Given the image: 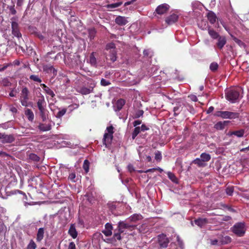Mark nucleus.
<instances>
[{
    "instance_id": "f257e3e1",
    "label": "nucleus",
    "mask_w": 249,
    "mask_h": 249,
    "mask_svg": "<svg viewBox=\"0 0 249 249\" xmlns=\"http://www.w3.org/2000/svg\"><path fill=\"white\" fill-rule=\"evenodd\" d=\"M239 92V89H234L229 90L226 93V99L231 103L238 102L242 97Z\"/></svg>"
},
{
    "instance_id": "f03ea898",
    "label": "nucleus",
    "mask_w": 249,
    "mask_h": 249,
    "mask_svg": "<svg viewBox=\"0 0 249 249\" xmlns=\"http://www.w3.org/2000/svg\"><path fill=\"white\" fill-rule=\"evenodd\" d=\"M113 127L111 125L107 127L103 138V144L108 147L111 143L113 139Z\"/></svg>"
},
{
    "instance_id": "7ed1b4c3",
    "label": "nucleus",
    "mask_w": 249,
    "mask_h": 249,
    "mask_svg": "<svg viewBox=\"0 0 249 249\" xmlns=\"http://www.w3.org/2000/svg\"><path fill=\"white\" fill-rule=\"evenodd\" d=\"M214 115L222 119H233L238 118L239 113L228 111H217L214 113Z\"/></svg>"
},
{
    "instance_id": "20e7f679",
    "label": "nucleus",
    "mask_w": 249,
    "mask_h": 249,
    "mask_svg": "<svg viewBox=\"0 0 249 249\" xmlns=\"http://www.w3.org/2000/svg\"><path fill=\"white\" fill-rule=\"evenodd\" d=\"M245 225L243 223H238L232 227V231L238 236H242L245 233Z\"/></svg>"
},
{
    "instance_id": "39448f33",
    "label": "nucleus",
    "mask_w": 249,
    "mask_h": 249,
    "mask_svg": "<svg viewBox=\"0 0 249 249\" xmlns=\"http://www.w3.org/2000/svg\"><path fill=\"white\" fill-rule=\"evenodd\" d=\"M20 97V101L22 106L28 107L29 105L28 100L29 99V90L26 87L23 88L21 90Z\"/></svg>"
},
{
    "instance_id": "423d86ee",
    "label": "nucleus",
    "mask_w": 249,
    "mask_h": 249,
    "mask_svg": "<svg viewBox=\"0 0 249 249\" xmlns=\"http://www.w3.org/2000/svg\"><path fill=\"white\" fill-rule=\"evenodd\" d=\"M129 221H127V219L124 221H120L118 223V230L120 232H123L124 229H131L135 227V225L133 224L129 223Z\"/></svg>"
},
{
    "instance_id": "0eeeda50",
    "label": "nucleus",
    "mask_w": 249,
    "mask_h": 249,
    "mask_svg": "<svg viewBox=\"0 0 249 249\" xmlns=\"http://www.w3.org/2000/svg\"><path fill=\"white\" fill-rule=\"evenodd\" d=\"M0 140L2 143H10L15 141V138L13 134L0 133Z\"/></svg>"
},
{
    "instance_id": "6e6552de",
    "label": "nucleus",
    "mask_w": 249,
    "mask_h": 249,
    "mask_svg": "<svg viewBox=\"0 0 249 249\" xmlns=\"http://www.w3.org/2000/svg\"><path fill=\"white\" fill-rule=\"evenodd\" d=\"M95 85L94 83L90 84L89 87L87 88L85 86L78 87L77 88V91L79 93L83 95H87L89 94L93 91V89L95 87Z\"/></svg>"
},
{
    "instance_id": "1a4fd4ad",
    "label": "nucleus",
    "mask_w": 249,
    "mask_h": 249,
    "mask_svg": "<svg viewBox=\"0 0 249 249\" xmlns=\"http://www.w3.org/2000/svg\"><path fill=\"white\" fill-rule=\"evenodd\" d=\"M158 243L161 248H166L169 243V240L166 235L164 234L159 235L158 237Z\"/></svg>"
},
{
    "instance_id": "9d476101",
    "label": "nucleus",
    "mask_w": 249,
    "mask_h": 249,
    "mask_svg": "<svg viewBox=\"0 0 249 249\" xmlns=\"http://www.w3.org/2000/svg\"><path fill=\"white\" fill-rule=\"evenodd\" d=\"M12 34L17 38H20L21 37V34L18 29V23L16 21L12 22Z\"/></svg>"
},
{
    "instance_id": "9b49d317",
    "label": "nucleus",
    "mask_w": 249,
    "mask_h": 249,
    "mask_svg": "<svg viewBox=\"0 0 249 249\" xmlns=\"http://www.w3.org/2000/svg\"><path fill=\"white\" fill-rule=\"evenodd\" d=\"M169 6L166 4H162L157 8L156 11L159 15H162L166 13L168 10Z\"/></svg>"
},
{
    "instance_id": "f8f14e48",
    "label": "nucleus",
    "mask_w": 249,
    "mask_h": 249,
    "mask_svg": "<svg viewBox=\"0 0 249 249\" xmlns=\"http://www.w3.org/2000/svg\"><path fill=\"white\" fill-rule=\"evenodd\" d=\"M68 233L73 239H75L77 237L78 232L76 230V227L74 224H71L68 231Z\"/></svg>"
},
{
    "instance_id": "ddd939ff",
    "label": "nucleus",
    "mask_w": 249,
    "mask_h": 249,
    "mask_svg": "<svg viewBox=\"0 0 249 249\" xmlns=\"http://www.w3.org/2000/svg\"><path fill=\"white\" fill-rule=\"evenodd\" d=\"M39 129L42 131H47L51 129L52 125L50 122H47L45 123H40L38 126Z\"/></svg>"
},
{
    "instance_id": "4468645a",
    "label": "nucleus",
    "mask_w": 249,
    "mask_h": 249,
    "mask_svg": "<svg viewBox=\"0 0 249 249\" xmlns=\"http://www.w3.org/2000/svg\"><path fill=\"white\" fill-rule=\"evenodd\" d=\"M115 22L117 24L120 26H124L127 24L128 21L127 18L125 17L119 16L116 18Z\"/></svg>"
},
{
    "instance_id": "2eb2a0df",
    "label": "nucleus",
    "mask_w": 249,
    "mask_h": 249,
    "mask_svg": "<svg viewBox=\"0 0 249 249\" xmlns=\"http://www.w3.org/2000/svg\"><path fill=\"white\" fill-rule=\"evenodd\" d=\"M218 238L219 239V243L220 245L228 244L231 243V239L230 236H223L221 234L218 236Z\"/></svg>"
},
{
    "instance_id": "dca6fc26",
    "label": "nucleus",
    "mask_w": 249,
    "mask_h": 249,
    "mask_svg": "<svg viewBox=\"0 0 249 249\" xmlns=\"http://www.w3.org/2000/svg\"><path fill=\"white\" fill-rule=\"evenodd\" d=\"M178 17L176 14H172L170 16L168 17L165 21L168 25H171L176 22L178 19Z\"/></svg>"
},
{
    "instance_id": "f3484780",
    "label": "nucleus",
    "mask_w": 249,
    "mask_h": 249,
    "mask_svg": "<svg viewBox=\"0 0 249 249\" xmlns=\"http://www.w3.org/2000/svg\"><path fill=\"white\" fill-rule=\"evenodd\" d=\"M125 104V101L123 99H120L117 101L114 106V110L117 111L120 110Z\"/></svg>"
},
{
    "instance_id": "a211bd4d",
    "label": "nucleus",
    "mask_w": 249,
    "mask_h": 249,
    "mask_svg": "<svg viewBox=\"0 0 249 249\" xmlns=\"http://www.w3.org/2000/svg\"><path fill=\"white\" fill-rule=\"evenodd\" d=\"M112 226L109 223L105 225V229L103 231V233L107 236H110L112 234Z\"/></svg>"
},
{
    "instance_id": "6ab92c4d",
    "label": "nucleus",
    "mask_w": 249,
    "mask_h": 249,
    "mask_svg": "<svg viewBox=\"0 0 249 249\" xmlns=\"http://www.w3.org/2000/svg\"><path fill=\"white\" fill-rule=\"evenodd\" d=\"M45 101L44 97L43 95H41L39 97V99L37 102V106L39 110H42L45 108Z\"/></svg>"
},
{
    "instance_id": "aec40b11",
    "label": "nucleus",
    "mask_w": 249,
    "mask_h": 249,
    "mask_svg": "<svg viewBox=\"0 0 249 249\" xmlns=\"http://www.w3.org/2000/svg\"><path fill=\"white\" fill-rule=\"evenodd\" d=\"M142 216L140 214L135 213L130 216L128 219L127 221L133 223H135L139 220H142Z\"/></svg>"
},
{
    "instance_id": "412c9836",
    "label": "nucleus",
    "mask_w": 249,
    "mask_h": 249,
    "mask_svg": "<svg viewBox=\"0 0 249 249\" xmlns=\"http://www.w3.org/2000/svg\"><path fill=\"white\" fill-rule=\"evenodd\" d=\"M229 122L228 121H224L223 122H218L215 124L214 127L216 129L222 130L224 129L225 126L228 124Z\"/></svg>"
},
{
    "instance_id": "4be33fe9",
    "label": "nucleus",
    "mask_w": 249,
    "mask_h": 249,
    "mask_svg": "<svg viewBox=\"0 0 249 249\" xmlns=\"http://www.w3.org/2000/svg\"><path fill=\"white\" fill-rule=\"evenodd\" d=\"M44 229L43 228H40L38 230L36 234V241L37 242H40L44 237Z\"/></svg>"
},
{
    "instance_id": "5701e85b",
    "label": "nucleus",
    "mask_w": 249,
    "mask_h": 249,
    "mask_svg": "<svg viewBox=\"0 0 249 249\" xmlns=\"http://www.w3.org/2000/svg\"><path fill=\"white\" fill-rule=\"evenodd\" d=\"M226 43V39L225 36H220L218 38L217 45L220 49L223 48Z\"/></svg>"
},
{
    "instance_id": "b1692460",
    "label": "nucleus",
    "mask_w": 249,
    "mask_h": 249,
    "mask_svg": "<svg viewBox=\"0 0 249 249\" xmlns=\"http://www.w3.org/2000/svg\"><path fill=\"white\" fill-rule=\"evenodd\" d=\"M40 86L48 95L52 97L54 96L55 94L53 91L47 86H46V85L44 84H41Z\"/></svg>"
},
{
    "instance_id": "393cba45",
    "label": "nucleus",
    "mask_w": 249,
    "mask_h": 249,
    "mask_svg": "<svg viewBox=\"0 0 249 249\" xmlns=\"http://www.w3.org/2000/svg\"><path fill=\"white\" fill-rule=\"evenodd\" d=\"M207 18L211 23L213 24L216 20V16L215 14L212 12L210 11L208 13Z\"/></svg>"
},
{
    "instance_id": "a878e982",
    "label": "nucleus",
    "mask_w": 249,
    "mask_h": 249,
    "mask_svg": "<svg viewBox=\"0 0 249 249\" xmlns=\"http://www.w3.org/2000/svg\"><path fill=\"white\" fill-rule=\"evenodd\" d=\"M87 62L89 63L92 66H96L97 60L94 55V53H92L90 54L89 59L87 60Z\"/></svg>"
},
{
    "instance_id": "bb28decb",
    "label": "nucleus",
    "mask_w": 249,
    "mask_h": 249,
    "mask_svg": "<svg viewBox=\"0 0 249 249\" xmlns=\"http://www.w3.org/2000/svg\"><path fill=\"white\" fill-rule=\"evenodd\" d=\"M25 114L29 121L32 122L34 119V114L33 112L29 108L25 110Z\"/></svg>"
},
{
    "instance_id": "cd10ccee",
    "label": "nucleus",
    "mask_w": 249,
    "mask_h": 249,
    "mask_svg": "<svg viewBox=\"0 0 249 249\" xmlns=\"http://www.w3.org/2000/svg\"><path fill=\"white\" fill-rule=\"evenodd\" d=\"M13 125L14 122L12 121H10L0 124V127L4 129H7L8 128L13 127Z\"/></svg>"
},
{
    "instance_id": "c85d7f7f",
    "label": "nucleus",
    "mask_w": 249,
    "mask_h": 249,
    "mask_svg": "<svg viewBox=\"0 0 249 249\" xmlns=\"http://www.w3.org/2000/svg\"><path fill=\"white\" fill-rule=\"evenodd\" d=\"M195 223L196 225L200 227H202L207 223V220L206 218H198L195 220Z\"/></svg>"
},
{
    "instance_id": "c756f323",
    "label": "nucleus",
    "mask_w": 249,
    "mask_h": 249,
    "mask_svg": "<svg viewBox=\"0 0 249 249\" xmlns=\"http://www.w3.org/2000/svg\"><path fill=\"white\" fill-rule=\"evenodd\" d=\"M122 3L123 2L122 1H120L114 3L109 4L106 6V7L110 10H112V9H115L120 6L122 4Z\"/></svg>"
},
{
    "instance_id": "7c9ffc66",
    "label": "nucleus",
    "mask_w": 249,
    "mask_h": 249,
    "mask_svg": "<svg viewBox=\"0 0 249 249\" xmlns=\"http://www.w3.org/2000/svg\"><path fill=\"white\" fill-rule=\"evenodd\" d=\"M167 175L168 176V178L174 183H178V179L175 175L174 174L171 172H168L167 173Z\"/></svg>"
},
{
    "instance_id": "2f4dec72",
    "label": "nucleus",
    "mask_w": 249,
    "mask_h": 249,
    "mask_svg": "<svg viewBox=\"0 0 249 249\" xmlns=\"http://www.w3.org/2000/svg\"><path fill=\"white\" fill-rule=\"evenodd\" d=\"M109 57L110 60L112 62H114L116 60V52L115 50L109 51Z\"/></svg>"
},
{
    "instance_id": "473e14b6",
    "label": "nucleus",
    "mask_w": 249,
    "mask_h": 249,
    "mask_svg": "<svg viewBox=\"0 0 249 249\" xmlns=\"http://www.w3.org/2000/svg\"><path fill=\"white\" fill-rule=\"evenodd\" d=\"M202 160H203L204 162L208 161L211 159V156L209 154L206 153H202L200 155V157Z\"/></svg>"
},
{
    "instance_id": "72a5a7b5",
    "label": "nucleus",
    "mask_w": 249,
    "mask_h": 249,
    "mask_svg": "<svg viewBox=\"0 0 249 249\" xmlns=\"http://www.w3.org/2000/svg\"><path fill=\"white\" fill-rule=\"evenodd\" d=\"M208 33L209 35L213 39L218 38L220 37L218 34L213 29H209Z\"/></svg>"
},
{
    "instance_id": "f704fd0d",
    "label": "nucleus",
    "mask_w": 249,
    "mask_h": 249,
    "mask_svg": "<svg viewBox=\"0 0 249 249\" xmlns=\"http://www.w3.org/2000/svg\"><path fill=\"white\" fill-rule=\"evenodd\" d=\"M30 79L34 81L35 82L41 83L42 82L41 79L36 75H31L29 77Z\"/></svg>"
},
{
    "instance_id": "c9c22d12",
    "label": "nucleus",
    "mask_w": 249,
    "mask_h": 249,
    "mask_svg": "<svg viewBox=\"0 0 249 249\" xmlns=\"http://www.w3.org/2000/svg\"><path fill=\"white\" fill-rule=\"evenodd\" d=\"M141 131V130L140 127H135L132 134V138L133 140L135 139L136 136Z\"/></svg>"
},
{
    "instance_id": "e433bc0d",
    "label": "nucleus",
    "mask_w": 249,
    "mask_h": 249,
    "mask_svg": "<svg viewBox=\"0 0 249 249\" xmlns=\"http://www.w3.org/2000/svg\"><path fill=\"white\" fill-rule=\"evenodd\" d=\"M39 110L40 112V115L42 119V121L43 122H45L46 121V112L45 108Z\"/></svg>"
},
{
    "instance_id": "4c0bfd02",
    "label": "nucleus",
    "mask_w": 249,
    "mask_h": 249,
    "mask_svg": "<svg viewBox=\"0 0 249 249\" xmlns=\"http://www.w3.org/2000/svg\"><path fill=\"white\" fill-rule=\"evenodd\" d=\"M67 111V109L66 108H63L60 110H59L57 114H56V117L58 118H60L63 115H64Z\"/></svg>"
},
{
    "instance_id": "58836bf2",
    "label": "nucleus",
    "mask_w": 249,
    "mask_h": 249,
    "mask_svg": "<svg viewBox=\"0 0 249 249\" xmlns=\"http://www.w3.org/2000/svg\"><path fill=\"white\" fill-rule=\"evenodd\" d=\"M218 67V65L216 62H213L210 66V69L212 71H215Z\"/></svg>"
},
{
    "instance_id": "ea45409f",
    "label": "nucleus",
    "mask_w": 249,
    "mask_h": 249,
    "mask_svg": "<svg viewBox=\"0 0 249 249\" xmlns=\"http://www.w3.org/2000/svg\"><path fill=\"white\" fill-rule=\"evenodd\" d=\"M83 168L86 173H88L89 170V162L88 160H84L83 164Z\"/></svg>"
},
{
    "instance_id": "a19ab883",
    "label": "nucleus",
    "mask_w": 249,
    "mask_h": 249,
    "mask_svg": "<svg viewBox=\"0 0 249 249\" xmlns=\"http://www.w3.org/2000/svg\"><path fill=\"white\" fill-rule=\"evenodd\" d=\"M203 162H204V161L203 160H202L200 158H196V160H194V162L195 164H197L198 165L201 166L204 165Z\"/></svg>"
},
{
    "instance_id": "79ce46f5",
    "label": "nucleus",
    "mask_w": 249,
    "mask_h": 249,
    "mask_svg": "<svg viewBox=\"0 0 249 249\" xmlns=\"http://www.w3.org/2000/svg\"><path fill=\"white\" fill-rule=\"evenodd\" d=\"M210 243L212 245L220 246L219 239L218 238L217 239H211L210 240Z\"/></svg>"
},
{
    "instance_id": "37998d69",
    "label": "nucleus",
    "mask_w": 249,
    "mask_h": 249,
    "mask_svg": "<svg viewBox=\"0 0 249 249\" xmlns=\"http://www.w3.org/2000/svg\"><path fill=\"white\" fill-rule=\"evenodd\" d=\"M162 156L161 153L159 151H157L155 153V159L158 161H160L161 160Z\"/></svg>"
},
{
    "instance_id": "c03bdc74",
    "label": "nucleus",
    "mask_w": 249,
    "mask_h": 249,
    "mask_svg": "<svg viewBox=\"0 0 249 249\" xmlns=\"http://www.w3.org/2000/svg\"><path fill=\"white\" fill-rule=\"evenodd\" d=\"M1 84L4 87H8L10 85L11 83L7 78H4L2 80Z\"/></svg>"
},
{
    "instance_id": "a18cd8bd",
    "label": "nucleus",
    "mask_w": 249,
    "mask_h": 249,
    "mask_svg": "<svg viewBox=\"0 0 249 249\" xmlns=\"http://www.w3.org/2000/svg\"><path fill=\"white\" fill-rule=\"evenodd\" d=\"M233 191L234 189L232 187H228L226 189V194L229 196H232Z\"/></svg>"
},
{
    "instance_id": "49530a36",
    "label": "nucleus",
    "mask_w": 249,
    "mask_h": 249,
    "mask_svg": "<svg viewBox=\"0 0 249 249\" xmlns=\"http://www.w3.org/2000/svg\"><path fill=\"white\" fill-rule=\"evenodd\" d=\"M115 45L114 43H110L107 45L106 46V49L107 50H115Z\"/></svg>"
},
{
    "instance_id": "de8ad7c7",
    "label": "nucleus",
    "mask_w": 249,
    "mask_h": 249,
    "mask_svg": "<svg viewBox=\"0 0 249 249\" xmlns=\"http://www.w3.org/2000/svg\"><path fill=\"white\" fill-rule=\"evenodd\" d=\"M75 174L74 173H71L69 174L68 178L71 180L72 182H75Z\"/></svg>"
},
{
    "instance_id": "09e8293b",
    "label": "nucleus",
    "mask_w": 249,
    "mask_h": 249,
    "mask_svg": "<svg viewBox=\"0 0 249 249\" xmlns=\"http://www.w3.org/2000/svg\"><path fill=\"white\" fill-rule=\"evenodd\" d=\"M143 114V111L142 110H139L137 111L135 114V118H139L141 116H142Z\"/></svg>"
},
{
    "instance_id": "8fccbe9b",
    "label": "nucleus",
    "mask_w": 249,
    "mask_h": 249,
    "mask_svg": "<svg viewBox=\"0 0 249 249\" xmlns=\"http://www.w3.org/2000/svg\"><path fill=\"white\" fill-rule=\"evenodd\" d=\"M45 70H46L45 68ZM46 70H48L51 71H52L53 75H56V73H57L56 70L53 66L48 67V68L47 69H46Z\"/></svg>"
},
{
    "instance_id": "3c124183",
    "label": "nucleus",
    "mask_w": 249,
    "mask_h": 249,
    "mask_svg": "<svg viewBox=\"0 0 249 249\" xmlns=\"http://www.w3.org/2000/svg\"><path fill=\"white\" fill-rule=\"evenodd\" d=\"M110 82L107 80H106V79H102L101 81V84L102 85V86H108L110 84Z\"/></svg>"
},
{
    "instance_id": "603ef678",
    "label": "nucleus",
    "mask_w": 249,
    "mask_h": 249,
    "mask_svg": "<svg viewBox=\"0 0 249 249\" xmlns=\"http://www.w3.org/2000/svg\"><path fill=\"white\" fill-rule=\"evenodd\" d=\"M9 110L10 111L12 112L13 114H16L18 112V109L16 107H14L13 106H10L9 107Z\"/></svg>"
},
{
    "instance_id": "864d4df0",
    "label": "nucleus",
    "mask_w": 249,
    "mask_h": 249,
    "mask_svg": "<svg viewBox=\"0 0 249 249\" xmlns=\"http://www.w3.org/2000/svg\"><path fill=\"white\" fill-rule=\"evenodd\" d=\"M180 111V107L176 106L174 107V111L175 115H177V114H178Z\"/></svg>"
},
{
    "instance_id": "5fc2aeb1",
    "label": "nucleus",
    "mask_w": 249,
    "mask_h": 249,
    "mask_svg": "<svg viewBox=\"0 0 249 249\" xmlns=\"http://www.w3.org/2000/svg\"><path fill=\"white\" fill-rule=\"evenodd\" d=\"M152 52L151 51H150V50H144L143 51V54L145 56L150 55L151 56L152 55Z\"/></svg>"
},
{
    "instance_id": "6e6d98bb",
    "label": "nucleus",
    "mask_w": 249,
    "mask_h": 249,
    "mask_svg": "<svg viewBox=\"0 0 249 249\" xmlns=\"http://www.w3.org/2000/svg\"><path fill=\"white\" fill-rule=\"evenodd\" d=\"M68 249H76L75 245L73 242H71L70 243Z\"/></svg>"
},
{
    "instance_id": "4d7b16f0",
    "label": "nucleus",
    "mask_w": 249,
    "mask_h": 249,
    "mask_svg": "<svg viewBox=\"0 0 249 249\" xmlns=\"http://www.w3.org/2000/svg\"><path fill=\"white\" fill-rule=\"evenodd\" d=\"M9 156V155L5 152L0 151V158H5V157H8Z\"/></svg>"
},
{
    "instance_id": "13d9d810",
    "label": "nucleus",
    "mask_w": 249,
    "mask_h": 249,
    "mask_svg": "<svg viewBox=\"0 0 249 249\" xmlns=\"http://www.w3.org/2000/svg\"><path fill=\"white\" fill-rule=\"evenodd\" d=\"M189 97L193 101L196 102L197 100V97L195 95H191Z\"/></svg>"
},
{
    "instance_id": "bf43d9fd",
    "label": "nucleus",
    "mask_w": 249,
    "mask_h": 249,
    "mask_svg": "<svg viewBox=\"0 0 249 249\" xmlns=\"http://www.w3.org/2000/svg\"><path fill=\"white\" fill-rule=\"evenodd\" d=\"M140 129L141 131H144L145 130H148L149 128L145 124H142L141 127H140Z\"/></svg>"
},
{
    "instance_id": "052dcab7",
    "label": "nucleus",
    "mask_w": 249,
    "mask_h": 249,
    "mask_svg": "<svg viewBox=\"0 0 249 249\" xmlns=\"http://www.w3.org/2000/svg\"><path fill=\"white\" fill-rule=\"evenodd\" d=\"M127 168H128V171H129L130 173H131V172H132L134 171V170H134V167H133V165H131V164H129V165H128V166H127Z\"/></svg>"
},
{
    "instance_id": "680f3d73",
    "label": "nucleus",
    "mask_w": 249,
    "mask_h": 249,
    "mask_svg": "<svg viewBox=\"0 0 249 249\" xmlns=\"http://www.w3.org/2000/svg\"><path fill=\"white\" fill-rule=\"evenodd\" d=\"M234 40L239 46H242V45H244V43H243V42L242 41H241L240 40H239L236 38H235Z\"/></svg>"
},
{
    "instance_id": "e2e57ef3",
    "label": "nucleus",
    "mask_w": 249,
    "mask_h": 249,
    "mask_svg": "<svg viewBox=\"0 0 249 249\" xmlns=\"http://www.w3.org/2000/svg\"><path fill=\"white\" fill-rule=\"evenodd\" d=\"M6 227L3 224H1L0 225V233L3 232L5 230Z\"/></svg>"
},
{
    "instance_id": "0e129e2a",
    "label": "nucleus",
    "mask_w": 249,
    "mask_h": 249,
    "mask_svg": "<svg viewBox=\"0 0 249 249\" xmlns=\"http://www.w3.org/2000/svg\"><path fill=\"white\" fill-rule=\"evenodd\" d=\"M141 124V121L140 120H136L133 122V125L135 127H137V125Z\"/></svg>"
},
{
    "instance_id": "69168bd1",
    "label": "nucleus",
    "mask_w": 249,
    "mask_h": 249,
    "mask_svg": "<svg viewBox=\"0 0 249 249\" xmlns=\"http://www.w3.org/2000/svg\"><path fill=\"white\" fill-rule=\"evenodd\" d=\"M214 110V107L212 106L209 107L208 109V110H207V114H209L211 112H212Z\"/></svg>"
},
{
    "instance_id": "338daca9",
    "label": "nucleus",
    "mask_w": 249,
    "mask_h": 249,
    "mask_svg": "<svg viewBox=\"0 0 249 249\" xmlns=\"http://www.w3.org/2000/svg\"><path fill=\"white\" fill-rule=\"evenodd\" d=\"M114 236L117 240H120L121 239V236L120 233H115Z\"/></svg>"
},
{
    "instance_id": "774afa93",
    "label": "nucleus",
    "mask_w": 249,
    "mask_h": 249,
    "mask_svg": "<svg viewBox=\"0 0 249 249\" xmlns=\"http://www.w3.org/2000/svg\"><path fill=\"white\" fill-rule=\"evenodd\" d=\"M10 12L12 15H15L16 14V10L13 7L10 8Z\"/></svg>"
}]
</instances>
